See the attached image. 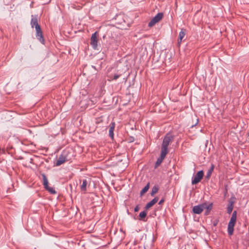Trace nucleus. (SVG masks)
<instances>
[{
  "label": "nucleus",
  "instance_id": "f257e3e1",
  "mask_svg": "<svg viewBox=\"0 0 249 249\" xmlns=\"http://www.w3.org/2000/svg\"><path fill=\"white\" fill-rule=\"evenodd\" d=\"M173 136L167 134L163 140L161 147V152L167 154L168 153V146L173 142Z\"/></svg>",
  "mask_w": 249,
  "mask_h": 249
},
{
  "label": "nucleus",
  "instance_id": "f03ea898",
  "mask_svg": "<svg viewBox=\"0 0 249 249\" xmlns=\"http://www.w3.org/2000/svg\"><path fill=\"white\" fill-rule=\"evenodd\" d=\"M163 17V14L162 13H158L154 17H153L151 20L148 23V27H151L153 26L155 24L159 22L161 20Z\"/></svg>",
  "mask_w": 249,
  "mask_h": 249
},
{
  "label": "nucleus",
  "instance_id": "7ed1b4c3",
  "mask_svg": "<svg viewBox=\"0 0 249 249\" xmlns=\"http://www.w3.org/2000/svg\"><path fill=\"white\" fill-rule=\"evenodd\" d=\"M43 178V184L44 186V188L47 190L50 193L52 194H55L56 193V191L53 187H50L48 186V181L45 174H42Z\"/></svg>",
  "mask_w": 249,
  "mask_h": 249
},
{
  "label": "nucleus",
  "instance_id": "20e7f679",
  "mask_svg": "<svg viewBox=\"0 0 249 249\" xmlns=\"http://www.w3.org/2000/svg\"><path fill=\"white\" fill-rule=\"evenodd\" d=\"M203 177V171H198L195 176L193 178L192 180V184H196L198 183L201 179Z\"/></svg>",
  "mask_w": 249,
  "mask_h": 249
},
{
  "label": "nucleus",
  "instance_id": "39448f33",
  "mask_svg": "<svg viewBox=\"0 0 249 249\" xmlns=\"http://www.w3.org/2000/svg\"><path fill=\"white\" fill-rule=\"evenodd\" d=\"M97 32H95L93 33L90 38V44L92 46V48L94 49H97L98 46V39H97V36H98Z\"/></svg>",
  "mask_w": 249,
  "mask_h": 249
},
{
  "label": "nucleus",
  "instance_id": "423d86ee",
  "mask_svg": "<svg viewBox=\"0 0 249 249\" xmlns=\"http://www.w3.org/2000/svg\"><path fill=\"white\" fill-rule=\"evenodd\" d=\"M36 27H36V37L37 39L38 40H39V41L41 43L44 44L45 40L44 39V37H43V33H42V32L41 31L40 26H37Z\"/></svg>",
  "mask_w": 249,
  "mask_h": 249
},
{
  "label": "nucleus",
  "instance_id": "0eeeda50",
  "mask_svg": "<svg viewBox=\"0 0 249 249\" xmlns=\"http://www.w3.org/2000/svg\"><path fill=\"white\" fill-rule=\"evenodd\" d=\"M204 209H205V205L201 204L195 206L193 208V212L195 214H200Z\"/></svg>",
  "mask_w": 249,
  "mask_h": 249
},
{
  "label": "nucleus",
  "instance_id": "6e6552de",
  "mask_svg": "<svg viewBox=\"0 0 249 249\" xmlns=\"http://www.w3.org/2000/svg\"><path fill=\"white\" fill-rule=\"evenodd\" d=\"M236 220L230 219L228 224V231L230 235H232L233 232V227L235 224Z\"/></svg>",
  "mask_w": 249,
  "mask_h": 249
},
{
  "label": "nucleus",
  "instance_id": "1a4fd4ad",
  "mask_svg": "<svg viewBox=\"0 0 249 249\" xmlns=\"http://www.w3.org/2000/svg\"><path fill=\"white\" fill-rule=\"evenodd\" d=\"M167 154L165 153L164 152H162L160 151V157L157 159V160L155 163V168H157L160 165L161 163L163 160L165 158L166 155Z\"/></svg>",
  "mask_w": 249,
  "mask_h": 249
},
{
  "label": "nucleus",
  "instance_id": "9d476101",
  "mask_svg": "<svg viewBox=\"0 0 249 249\" xmlns=\"http://www.w3.org/2000/svg\"><path fill=\"white\" fill-rule=\"evenodd\" d=\"M66 161V158L63 155H61L56 160L55 164L56 166H60Z\"/></svg>",
  "mask_w": 249,
  "mask_h": 249
},
{
  "label": "nucleus",
  "instance_id": "9b49d317",
  "mask_svg": "<svg viewBox=\"0 0 249 249\" xmlns=\"http://www.w3.org/2000/svg\"><path fill=\"white\" fill-rule=\"evenodd\" d=\"M186 33V31L185 29H181L179 33V36L178 39V44L179 45L182 41V39L184 37Z\"/></svg>",
  "mask_w": 249,
  "mask_h": 249
},
{
  "label": "nucleus",
  "instance_id": "f8f14e48",
  "mask_svg": "<svg viewBox=\"0 0 249 249\" xmlns=\"http://www.w3.org/2000/svg\"><path fill=\"white\" fill-rule=\"evenodd\" d=\"M115 126V123L114 122H111L109 126V136L112 139L113 138L114 133L113 131Z\"/></svg>",
  "mask_w": 249,
  "mask_h": 249
},
{
  "label": "nucleus",
  "instance_id": "ddd939ff",
  "mask_svg": "<svg viewBox=\"0 0 249 249\" xmlns=\"http://www.w3.org/2000/svg\"><path fill=\"white\" fill-rule=\"evenodd\" d=\"M158 201V198L156 197L153 198L151 201L148 202L145 206V208L146 209H148L152 206H153L155 203H156Z\"/></svg>",
  "mask_w": 249,
  "mask_h": 249
},
{
  "label": "nucleus",
  "instance_id": "4468645a",
  "mask_svg": "<svg viewBox=\"0 0 249 249\" xmlns=\"http://www.w3.org/2000/svg\"><path fill=\"white\" fill-rule=\"evenodd\" d=\"M88 186V181L86 179L83 180L82 183L80 186V190L83 193H86L87 187Z\"/></svg>",
  "mask_w": 249,
  "mask_h": 249
},
{
  "label": "nucleus",
  "instance_id": "2eb2a0df",
  "mask_svg": "<svg viewBox=\"0 0 249 249\" xmlns=\"http://www.w3.org/2000/svg\"><path fill=\"white\" fill-rule=\"evenodd\" d=\"M31 25L33 28L35 27V29H36V27H37L36 26H40L38 23L37 19L36 18H32L31 21Z\"/></svg>",
  "mask_w": 249,
  "mask_h": 249
},
{
  "label": "nucleus",
  "instance_id": "dca6fc26",
  "mask_svg": "<svg viewBox=\"0 0 249 249\" xmlns=\"http://www.w3.org/2000/svg\"><path fill=\"white\" fill-rule=\"evenodd\" d=\"M233 202L232 201L230 202V203H229V205L228 206V208H227V213L229 214H230L232 212V211L233 210Z\"/></svg>",
  "mask_w": 249,
  "mask_h": 249
},
{
  "label": "nucleus",
  "instance_id": "f3484780",
  "mask_svg": "<svg viewBox=\"0 0 249 249\" xmlns=\"http://www.w3.org/2000/svg\"><path fill=\"white\" fill-rule=\"evenodd\" d=\"M149 188V183H148L141 191V192H140L141 196H143L148 190Z\"/></svg>",
  "mask_w": 249,
  "mask_h": 249
},
{
  "label": "nucleus",
  "instance_id": "a211bd4d",
  "mask_svg": "<svg viewBox=\"0 0 249 249\" xmlns=\"http://www.w3.org/2000/svg\"><path fill=\"white\" fill-rule=\"evenodd\" d=\"M214 169V165L213 164H211L210 169L208 170L207 174L206 177L207 178H209L211 176L212 172H213Z\"/></svg>",
  "mask_w": 249,
  "mask_h": 249
},
{
  "label": "nucleus",
  "instance_id": "6ab92c4d",
  "mask_svg": "<svg viewBox=\"0 0 249 249\" xmlns=\"http://www.w3.org/2000/svg\"><path fill=\"white\" fill-rule=\"evenodd\" d=\"M158 188L157 186H154L153 187L151 192V195L152 196H153L156 193H157L158 191Z\"/></svg>",
  "mask_w": 249,
  "mask_h": 249
},
{
  "label": "nucleus",
  "instance_id": "aec40b11",
  "mask_svg": "<svg viewBox=\"0 0 249 249\" xmlns=\"http://www.w3.org/2000/svg\"><path fill=\"white\" fill-rule=\"evenodd\" d=\"M202 204L205 205V209H206L208 211H210L212 208V206H213L212 203H211V204H209L208 205H207V204L206 203H202Z\"/></svg>",
  "mask_w": 249,
  "mask_h": 249
},
{
  "label": "nucleus",
  "instance_id": "412c9836",
  "mask_svg": "<svg viewBox=\"0 0 249 249\" xmlns=\"http://www.w3.org/2000/svg\"><path fill=\"white\" fill-rule=\"evenodd\" d=\"M146 214H147V213L145 211H142V212H141L139 214V216L141 218H145L146 216Z\"/></svg>",
  "mask_w": 249,
  "mask_h": 249
},
{
  "label": "nucleus",
  "instance_id": "4be33fe9",
  "mask_svg": "<svg viewBox=\"0 0 249 249\" xmlns=\"http://www.w3.org/2000/svg\"><path fill=\"white\" fill-rule=\"evenodd\" d=\"M231 219L235 220H236V211H234L233 212Z\"/></svg>",
  "mask_w": 249,
  "mask_h": 249
},
{
  "label": "nucleus",
  "instance_id": "5701e85b",
  "mask_svg": "<svg viewBox=\"0 0 249 249\" xmlns=\"http://www.w3.org/2000/svg\"><path fill=\"white\" fill-rule=\"evenodd\" d=\"M120 76L121 75L116 74L114 75L113 79L117 80Z\"/></svg>",
  "mask_w": 249,
  "mask_h": 249
},
{
  "label": "nucleus",
  "instance_id": "b1692460",
  "mask_svg": "<svg viewBox=\"0 0 249 249\" xmlns=\"http://www.w3.org/2000/svg\"><path fill=\"white\" fill-rule=\"evenodd\" d=\"M139 210V206H136L135 208H134V211L135 212H138Z\"/></svg>",
  "mask_w": 249,
  "mask_h": 249
},
{
  "label": "nucleus",
  "instance_id": "393cba45",
  "mask_svg": "<svg viewBox=\"0 0 249 249\" xmlns=\"http://www.w3.org/2000/svg\"><path fill=\"white\" fill-rule=\"evenodd\" d=\"M163 202H164V199H161V200L159 201V205H160V204H162V203H163Z\"/></svg>",
  "mask_w": 249,
  "mask_h": 249
},
{
  "label": "nucleus",
  "instance_id": "a878e982",
  "mask_svg": "<svg viewBox=\"0 0 249 249\" xmlns=\"http://www.w3.org/2000/svg\"><path fill=\"white\" fill-rule=\"evenodd\" d=\"M198 119H197V123H198Z\"/></svg>",
  "mask_w": 249,
  "mask_h": 249
}]
</instances>
